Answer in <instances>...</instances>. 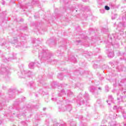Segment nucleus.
<instances>
[{
  "mask_svg": "<svg viewBox=\"0 0 126 126\" xmlns=\"http://www.w3.org/2000/svg\"><path fill=\"white\" fill-rule=\"evenodd\" d=\"M105 9H106V10H110V7L108 6H105Z\"/></svg>",
  "mask_w": 126,
  "mask_h": 126,
  "instance_id": "obj_1",
  "label": "nucleus"
}]
</instances>
